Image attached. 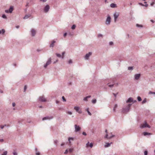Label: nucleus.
I'll return each mask as SVG.
<instances>
[{"instance_id":"nucleus-1","label":"nucleus","mask_w":155,"mask_h":155,"mask_svg":"<svg viewBox=\"0 0 155 155\" xmlns=\"http://www.w3.org/2000/svg\"><path fill=\"white\" fill-rule=\"evenodd\" d=\"M132 104H129L127 106L123 107L122 111V112L123 113H126L128 112Z\"/></svg>"},{"instance_id":"nucleus-2","label":"nucleus","mask_w":155,"mask_h":155,"mask_svg":"<svg viewBox=\"0 0 155 155\" xmlns=\"http://www.w3.org/2000/svg\"><path fill=\"white\" fill-rule=\"evenodd\" d=\"M147 127L150 128V125L147 124L146 122H145L144 123L142 124L140 126L141 128H143Z\"/></svg>"},{"instance_id":"nucleus-3","label":"nucleus","mask_w":155,"mask_h":155,"mask_svg":"<svg viewBox=\"0 0 155 155\" xmlns=\"http://www.w3.org/2000/svg\"><path fill=\"white\" fill-rule=\"evenodd\" d=\"M111 22V18L110 17L109 15L107 18L106 20L105 24L107 25H109L110 24Z\"/></svg>"},{"instance_id":"nucleus-4","label":"nucleus","mask_w":155,"mask_h":155,"mask_svg":"<svg viewBox=\"0 0 155 155\" xmlns=\"http://www.w3.org/2000/svg\"><path fill=\"white\" fill-rule=\"evenodd\" d=\"M92 54V52H90L86 54L84 56V58L85 60H87L89 59V57Z\"/></svg>"},{"instance_id":"nucleus-5","label":"nucleus","mask_w":155,"mask_h":155,"mask_svg":"<svg viewBox=\"0 0 155 155\" xmlns=\"http://www.w3.org/2000/svg\"><path fill=\"white\" fill-rule=\"evenodd\" d=\"M51 58H49L48 60L47 61V62L44 65V67L45 68H46L47 66L50 64L51 63Z\"/></svg>"},{"instance_id":"nucleus-6","label":"nucleus","mask_w":155,"mask_h":155,"mask_svg":"<svg viewBox=\"0 0 155 155\" xmlns=\"http://www.w3.org/2000/svg\"><path fill=\"white\" fill-rule=\"evenodd\" d=\"M119 13L118 12H116L114 14V21L115 22H116L117 21V18L119 16Z\"/></svg>"},{"instance_id":"nucleus-7","label":"nucleus","mask_w":155,"mask_h":155,"mask_svg":"<svg viewBox=\"0 0 155 155\" xmlns=\"http://www.w3.org/2000/svg\"><path fill=\"white\" fill-rule=\"evenodd\" d=\"M49 9V6L48 5H46L44 9V12L45 13H47L48 12Z\"/></svg>"},{"instance_id":"nucleus-8","label":"nucleus","mask_w":155,"mask_h":155,"mask_svg":"<svg viewBox=\"0 0 155 155\" xmlns=\"http://www.w3.org/2000/svg\"><path fill=\"white\" fill-rule=\"evenodd\" d=\"M75 127V132H77L80 131L81 129V128L79 127V126L78 125L76 124L74 125Z\"/></svg>"},{"instance_id":"nucleus-9","label":"nucleus","mask_w":155,"mask_h":155,"mask_svg":"<svg viewBox=\"0 0 155 155\" xmlns=\"http://www.w3.org/2000/svg\"><path fill=\"white\" fill-rule=\"evenodd\" d=\"M38 100L41 102H44L46 101V100L44 96H40L38 98Z\"/></svg>"},{"instance_id":"nucleus-10","label":"nucleus","mask_w":155,"mask_h":155,"mask_svg":"<svg viewBox=\"0 0 155 155\" xmlns=\"http://www.w3.org/2000/svg\"><path fill=\"white\" fill-rule=\"evenodd\" d=\"M53 116H47V117H43L42 118V120H51V119H53Z\"/></svg>"},{"instance_id":"nucleus-11","label":"nucleus","mask_w":155,"mask_h":155,"mask_svg":"<svg viewBox=\"0 0 155 155\" xmlns=\"http://www.w3.org/2000/svg\"><path fill=\"white\" fill-rule=\"evenodd\" d=\"M134 78L136 80H138L140 77V74H136L134 75Z\"/></svg>"},{"instance_id":"nucleus-12","label":"nucleus","mask_w":155,"mask_h":155,"mask_svg":"<svg viewBox=\"0 0 155 155\" xmlns=\"http://www.w3.org/2000/svg\"><path fill=\"white\" fill-rule=\"evenodd\" d=\"M74 109L76 110L77 112H78L79 114H81L82 111L81 110H79V107H75Z\"/></svg>"},{"instance_id":"nucleus-13","label":"nucleus","mask_w":155,"mask_h":155,"mask_svg":"<svg viewBox=\"0 0 155 155\" xmlns=\"http://www.w3.org/2000/svg\"><path fill=\"white\" fill-rule=\"evenodd\" d=\"M31 32L32 36H35L36 34V31L34 29H32L31 30Z\"/></svg>"},{"instance_id":"nucleus-14","label":"nucleus","mask_w":155,"mask_h":155,"mask_svg":"<svg viewBox=\"0 0 155 155\" xmlns=\"http://www.w3.org/2000/svg\"><path fill=\"white\" fill-rule=\"evenodd\" d=\"M133 101V99L132 97H130L126 101L127 103H131Z\"/></svg>"},{"instance_id":"nucleus-15","label":"nucleus","mask_w":155,"mask_h":155,"mask_svg":"<svg viewBox=\"0 0 155 155\" xmlns=\"http://www.w3.org/2000/svg\"><path fill=\"white\" fill-rule=\"evenodd\" d=\"M13 9V7L12 6L10 7L8 10L9 13H12Z\"/></svg>"},{"instance_id":"nucleus-16","label":"nucleus","mask_w":155,"mask_h":155,"mask_svg":"<svg viewBox=\"0 0 155 155\" xmlns=\"http://www.w3.org/2000/svg\"><path fill=\"white\" fill-rule=\"evenodd\" d=\"M110 6L113 8H115L117 7V5L114 3H111L110 5Z\"/></svg>"},{"instance_id":"nucleus-17","label":"nucleus","mask_w":155,"mask_h":155,"mask_svg":"<svg viewBox=\"0 0 155 155\" xmlns=\"http://www.w3.org/2000/svg\"><path fill=\"white\" fill-rule=\"evenodd\" d=\"M56 41L54 40H53V41L50 44V47H53L54 46V44L55 43Z\"/></svg>"},{"instance_id":"nucleus-18","label":"nucleus","mask_w":155,"mask_h":155,"mask_svg":"<svg viewBox=\"0 0 155 155\" xmlns=\"http://www.w3.org/2000/svg\"><path fill=\"white\" fill-rule=\"evenodd\" d=\"M5 32V30L4 29L0 30V34H4Z\"/></svg>"},{"instance_id":"nucleus-19","label":"nucleus","mask_w":155,"mask_h":155,"mask_svg":"<svg viewBox=\"0 0 155 155\" xmlns=\"http://www.w3.org/2000/svg\"><path fill=\"white\" fill-rule=\"evenodd\" d=\"M91 97V96H87L86 97H84L83 100L84 101H87V99L88 98H90Z\"/></svg>"},{"instance_id":"nucleus-20","label":"nucleus","mask_w":155,"mask_h":155,"mask_svg":"<svg viewBox=\"0 0 155 155\" xmlns=\"http://www.w3.org/2000/svg\"><path fill=\"white\" fill-rule=\"evenodd\" d=\"M111 143H112V142H111L110 143H106V144L104 145V147H109V146H110V144Z\"/></svg>"},{"instance_id":"nucleus-21","label":"nucleus","mask_w":155,"mask_h":155,"mask_svg":"<svg viewBox=\"0 0 155 155\" xmlns=\"http://www.w3.org/2000/svg\"><path fill=\"white\" fill-rule=\"evenodd\" d=\"M143 135L145 136H146L148 135H150L151 134L150 133L147 132H143Z\"/></svg>"},{"instance_id":"nucleus-22","label":"nucleus","mask_w":155,"mask_h":155,"mask_svg":"<svg viewBox=\"0 0 155 155\" xmlns=\"http://www.w3.org/2000/svg\"><path fill=\"white\" fill-rule=\"evenodd\" d=\"M31 16L30 15H26L24 17V19L28 18L29 17Z\"/></svg>"},{"instance_id":"nucleus-23","label":"nucleus","mask_w":155,"mask_h":155,"mask_svg":"<svg viewBox=\"0 0 155 155\" xmlns=\"http://www.w3.org/2000/svg\"><path fill=\"white\" fill-rule=\"evenodd\" d=\"M117 107V104H115L114 105V107L113 109V111L114 112L115 111V109Z\"/></svg>"},{"instance_id":"nucleus-24","label":"nucleus","mask_w":155,"mask_h":155,"mask_svg":"<svg viewBox=\"0 0 155 155\" xmlns=\"http://www.w3.org/2000/svg\"><path fill=\"white\" fill-rule=\"evenodd\" d=\"M68 141L69 142V143H71L70 140H74V138L73 137H69L68 138Z\"/></svg>"},{"instance_id":"nucleus-25","label":"nucleus","mask_w":155,"mask_h":155,"mask_svg":"<svg viewBox=\"0 0 155 155\" xmlns=\"http://www.w3.org/2000/svg\"><path fill=\"white\" fill-rule=\"evenodd\" d=\"M147 102V99L145 98L142 102V104H143Z\"/></svg>"},{"instance_id":"nucleus-26","label":"nucleus","mask_w":155,"mask_h":155,"mask_svg":"<svg viewBox=\"0 0 155 155\" xmlns=\"http://www.w3.org/2000/svg\"><path fill=\"white\" fill-rule=\"evenodd\" d=\"M56 54L58 57L62 58L61 55L60 54L58 53H56Z\"/></svg>"},{"instance_id":"nucleus-27","label":"nucleus","mask_w":155,"mask_h":155,"mask_svg":"<svg viewBox=\"0 0 155 155\" xmlns=\"http://www.w3.org/2000/svg\"><path fill=\"white\" fill-rule=\"evenodd\" d=\"M128 69L129 70H132L133 69V67H129L128 68Z\"/></svg>"},{"instance_id":"nucleus-28","label":"nucleus","mask_w":155,"mask_h":155,"mask_svg":"<svg viewBox=\"0 0 155 155\" xmlns=\"http://www.w3.org/2000/svg\"><path fill=\"white\" fill-rule=\"evenodd\" d=\"M137 99L138 101H141L142 100L141 97L140 96L137 97Z\"/></svg>"},{"instance_id":"nucleus-29","label":"nucleus","mask_w":155,"mask_h":155,"mask_svg":"<svg viewBox=\"0 0 155 155\" xmlns=\"http://www.w3.org/2000/svg\"><path fill=\"white\" fill-rule=\"evenodd\" d=\"M76 27V26L75 25H73L71 27V29H75V28Z\"/></svg>"},{"instance_id":"nucleus-30","label":"nucleus","mask_w":155,"mask_h":155,"mask_svg":"<svg viewBox=\"0 0 155 155\" xmlns=\"http://www.w3.org/2000/svg\"><path fill=\"white\" fill-rule=\"evenodd\" d=\"M96 101H97V100L96 99H95L94 100H93L92 101V103L94 104L96 103Z\"/></svg>"},{"instance_id":"nucleus-31","label":"nucleus","mask_w":155,"mask_h":155,"mask_svg":"<svg viewBox=\"0 0 155 155\" xmlns=\"http://www.w3.org/2000/svg\"><path fill=\"white\" fill-rule=\"evenodd\" d=\"M2 18H5V19H7V17L5 15V14H3L2 16Z\"/></svg>"},{"instance_id":"nucleus-32","label":"nucleus","mask_w":155,"mask_h":155,"mask_svg":"<svg viewBox=\"0 0 155 155\" xmlns=\"http://www.w3.org/2000/svg\"><path fill=\"white\" fill-rule=\"evenodd\" d=\"M6 124H5L4 125H1L0 127L1 129H3L6 126Z\"/></svg>"},{"instance_id":"nucleus-33","label":"nucleus","mask_w":155,"mask_h":155,"mask_svg":"<svg viewBox=\"0 0 155 155\" xmlns=\"http://www.w3.org/2000/svg\"><path fill=\"white\" fill-rule=\"evenodd\" d=\"M112 133H111V136H110L109 137H108V138L110 139H111V138L112 137H114V135H113V134H112Z\"/></svg>"},{"instance_id":"nucleus-34","label":"nucleus","mask_w":155,"mask_h":155,"mask_svg":"<svg viewBox=\"0 0 155 155\" xmlns=\"http://www.w3.org/2000/svg\"><path fill=\"white\" fill-rule=\"evenodd\" d=\"M7 151H5L3 154H2V155H7Z\"/></svg>"},{"instance_id":"nucleus-35","label":"nucleus","mask_w":155,"mask_h":155,"mask_svg":"<svg viewBox=\"0 0 155 155\" xmlns=\"http://www.w3.org/2000/svg\"><path fill=\"white\" fill-rule=\"evenodd\" d=\"M87 111L88 114L90 115H91V113L89 112V110H88V109L87 108Z\"/></svg>"},{"instance_id":"nucleus-36","label":"nucleus","mask_w":155,"mask_h":155,"mask_svg":"<svg viewBox=\"0 0 155 155\" xmlns=\"http://www.w3.org/2000/svg\"><path fill=\"white\" fill-rule=\"evenodd\" d=\"M65 52H63L62 53V56H61L62 58V59L64 58V55L65 54Z\"/></svg>"},{"instance_id":"nucleus-37","label":"nucleus","mask_w":155,"mask_h":155,"mask_svg":"<svg viewBox=\"0 0 155 155\" xmlns=\"http://www.w3.org/2000/svg\"><path fill=\"white\" fill-rule=\"evenodd\" d=\"M62 98L63 101L66 102V100L65 99L64 96H62Z\"/></svg>"},{"instance_id":"nucleus-38","label":"nucleus","mask_w":155,"mask_h":155,"mask_svg":"<svg viewBox=\"0 0 155 155\" xmlns=\"http://www.w3.org/2000/svg\"><path fill=\"white\" fill-rule=\"evenodd\" d=\"M149 94H155V92H152L151 91H150L149 92Z\"/></svg>"},{"instance_id":"nucleus-39","label":"nucleus","mask_w":155,"mask_h":155,"mask_svg":"<svg viewBox=\"0 0 155 155\" xmlns=\"http://www.w3.org/2000/svg\"><path fill=\"white\" fill-rule=\"evenodd\" d=\"M93 143H91L89 144V146L91 148H92L93 147Z\"/></svg>"},{"instance_id":"nucleus-40","label":"nucleus","mask_w":155,"mask_h":155,"mask_svg":"<svg viewBox=\"0 0 155 155\" xmlns=\"http://www.w3.org/2000/svg\"><path fill=\"white\" fill-rule=\"evenodd\" d=\"M136 26L137 27H142L143 26L142 25H140L138 24H137Z\"/></svg>"},{"instance_id":"nucleus-41","label":"nucleus","mask_w":155,"mask_h":155,"mask_svg":"<svg viewBox=\"0 0 155 155\" xmlns=\"http://www.w3.org/2000/svg\"><path fill=\"white\" fill-rule=\"evenodd\" d=\"M13 153V155H18L17 153L15 151H14Z\"/></svg>"},{"instance_id":"nucleus-42","label":"nucleus","mask_w":155,"mask_h":155,"mask_svg":"<svg viewBox=\"0 0 155 155\" xmlns=\"http://www.w3.org/2000/svg\"><path fill=\"white\" fill-rule=\"evenodd\" d=\"M148 152L147 150H145L144 152V155H147Z\"/></svg>"},{"instance_id":"nucleus-43","label":"nucleus","mask_w":155,"mask_h":155,"mask_svg":"<svg viewBox=\"0 0 155 155\" xmlns=\"http://www.w3.org/2000/svg\"><path fill=\"white\" fill-rule=\"evenodd\" d=\"M72 63V61L71 60H70L68 61V63L69 64H71Z\"/></svg>"},{"instance_id":"nucleus-44","label":"nucleus","mask_w":155,"mask_h":155,"mask_svg":"<svg viewBox=\"0 0 155 155\" xmlns=\"http://www.w3.org/2000/svg\"><path fill=\"white\" fill-rule=\"evenodd\" d=\"M58 142V141L57 140H55L54 141V143L55 144H57Z\"/></svg>"},{"instance_id":"nucleus-45","label":"nucleus","mask_w":155,"mask_h":155,"mask_svg":"<svg viewBox=\"0 0 155 155\" xmlns=\"http://www.w3.org/2000/svg\"><path fill=\"white\" fill-rule=\"evenodd\" d=\"M73 150V149H72L70 148L69 149V151L70 153L72 152Z\"/></svg>"},{"instance_id":"nucleus-46","label":"nucleus","mask_w":155,"mask_h":155,"mask_svg":"<svg viewBox=\"0 0 155 155\" xmlns=\"http://www.w3.org/2000/svg\"><path fill=\"white\" fill-rule=\"evenodd\" d=\"M26 89H27V86L26 85H25L24 87V91H26Z\"/></svg>"},{"instance_id":"nucleus-47","label":"nucleus","mask_w":155,"mask_h":155,"mask_svg":"<svg viewBox=\"0 0 155 155\" xmlns=\"http://www.w3.org/2000/svg\"><path fill=\"white\" fill-rule=\"evenodd\" d=\"M108 134H106L104 136V138H107V139H109L108 138Z\"/></svg>"},{"instance_id":"nucleus-48","label":"nucleus","mask_w":155,"mask_h":155,"mask_svg":"<svg viewBox=\"0 0 155 155\" xmlns=\"http://www.w3.org/2000/svg\"><path fill=\"white\" fill-rule=\"evenodd\" d=\"M98 37H103V35L102 34H99L98 35Z\"/></svg>"},{"instance_id":"nucleus-49","label":"nucleus","mask_w":155,"mask_h":155,"mask_svg":"<svg viewBox=\"0 0 155 155\" xmlns=\"http://www.w3.org/2000/svg\"><path fill=\"white\" fill-rule=\"evenodd\" d=\"M113 45V42L112 41H110L109 42V45Z\"/></svg>"},{"instance_id":"nucleus-50","label":"nucleus","mask_w":155,"mask_h":155,"mask_svg":"<svg viewBox=\"0 0 155 155\" xmlns=\"http://www.w3.org/2000/svg\"><path fill=\"white\" fill-rule=\"evenodd\" d=\"M47 0H40V1L42 2H46Z\"/></svg>"},{"instance_id":"nucleus-51","label":"nucleus","mask_w":155,"mask_h":155,"mask_svg":"<svg viewBox=\"0 0 155 155\" xmlns=\"http://www.w3.org/2000/svg\"><path fill=\"white\" fill-rule=\"evenodd\" d=\"M114 84H112L111 85H108V86L110 87H112L114 86Z\"/></svg>"},{"instance_id":"nucleus-52","label":"nucleus","mask_w":155,"mask_h":155,"mask_svg":"<svg viewBox=\"0 0 155 155\" xmlns=\"http://www.w3.org/2000/svg\"><path fill=\"white\" fill-rule=\"evenodd\" d=\"M67 113L70 115H71L72 114V113L71 111H68L67 112Z\"/></svg>"},{"instance_id":"nucleus-53","label":"nucleus","mask_w":155,"mask_h":155,"mask_svg":"<svg viewBox=\"0 0 155 155\" xmlns=\"http://www.w3.org/2000/svg\"><path fill=\"white\" fill-rule=\"evenodd\" d=\"M118 94V93H117L116 94H115V93H113V94L114 95V96L115 97H116V96H117V95Z\"/></svg>"},{"instance_id":"nucleus-54","label":"nucleus","mask_w":155,"mask_h":155,"mask_svg":"<svg viewBox=\"0 0 155 155\" xmlns=\"http://www.w3.org/2000/svg\"><path fill=\"white\" fill-rule=\"evenodd\" d=\"M68 153V149H67L65 150V152H64V154H67Z\"/></svg>"},{"instance_id":"nucleus-55","label":"nucleus","mask_w":155,"mask_h":155,"mask_svg":"<svg viewBox=\"0 0 155 155\" xmlns=\"http://www.w3.org/2000/svg\"><path fill=\"white\" fill-rule=\"evenodd\" d=\"M82 134L83 135H84L85 136H86L87 135V134L86 133L84 132H83V133H82Z\"/></svg>"},{"instance_id":"nucleus-56","label":"nucleus","mask_w":155,"mask_h":155,"mask_svg":"<svg viewBox=\"0 0 155 155\" xmlns=\"http://www.w3.org/2000/svg\"><path fill=\"white\" fill-rule=\"evenodd\" d=\"M155 3V2H153L152 3H151L150 4V5L151 6H153V5Z\"/></svg>"},{"instance_id":"nucleus-57","label":"nucleus","mask_w":155,"mask_h":155,"mask_svg":"<svg viewBox=\"0 0 155 155\" xmlns=\"http://www.w3.org/2000/svg\"><path fill=\"white\" fill-rule=\"evenodd\" d=\"M5 12L6 13H9V10H6L5 11Z\"/></svg>"},{"instance_id":"nucleus-58","label":"nucleus","mask_w":155,"mask_h":155,"mask_svg":"<svg viewBox=\"0 0 155 155\" xmlns=\"http://www.w3.org/2000/svg\"><path fill=\"white\" fill-rule=\"evenodd\" d=\"M26 7H28L29 6V3L27 2L26 3V5L25 6Z\"/></svg>"},{"instance_id":"nucleus-59","label":"nucleus","mask_w":155,"mask_h":155,"mask_svg":"<svg viewBox=\"0 0 155 155\" xmlns=\"http://www.w3.org/2000/svg\"><path fill=\"white\" fill-rule=\"evenodd\" d=\"M12 105L13 107H15V103L13 102L12 104Z\"/></svg>"},{"instance_id":"nucleus-60","label":"nucleus","mask_w":155,"mask_h":155,"mask_svg":"<svg viewBox=\"0 0 155 155\" xmlns=\"http://www.w3.org/2000/svg\"><path fill=\"white\" fill-rule=\"evenodd\" d=\"M139 4L140 5H142V6H144V5L142 3H139Z\"/></svg>"},{"instance_id":"nucleus-61","label":"nucleus","mask_w":155,"mask_h":155,"mask_svg":"<svg viewBox=\"0 0 155 155\" xmlns=\"http://www.w3.org/2000/svg\"><path fill=\"white\" fill-rule=\"evenodd\" d=\"M4 141V140L3 139H0V142H3Z\"/></svg>"},{"instance_id":"nucleus-62","label":"nucleus","mask_w":155,"mask_h":155,"mask_svg":"<svg viewBox=\"0 0 155 155\" xmlns=\"http://www.w3.org/2000/svg\"><path fill=\"white\" fill-rule=\"evenodd\" d=\"M89 142H88V143L86 144V145L87 147L88 146V145L89 144Z\"/></svg>"},{"instance_id":"nucleus-63","label":"nucleus","mask_w":155,"mask_h":155,"mask_svg":"<svg viewBox=\"0 0 155 155\" xmlns=\"http://www.w3.org/2000/svg\"><path fill=\"white\" fill-rule=\"evenodd\" d=\"M67 35V33H64V37H65Z\"/></svg>"},{"instance_id":"nucleus-64","label":"nucleus","mask_w":155,"mask_h":155,"mask_svg":"<svg viewBox=\"0 0 155 155\" xmlns=\"http://www.w3.org/2000/svg\"><path fill=\"white\" fill-rule=\"evenodd\" d=\"M59 101H58L56 100V104H58V103H59Z\"/></svg>"}]
</instances>
